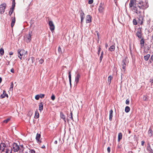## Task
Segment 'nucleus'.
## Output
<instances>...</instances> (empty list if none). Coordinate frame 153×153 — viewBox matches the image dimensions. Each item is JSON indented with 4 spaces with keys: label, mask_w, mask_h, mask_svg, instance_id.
Listing matches in <instances>:
<instances>
[{
    "label": "nucleus",
    "mask_w": 153,
    "mask_h": 153,
    "mask_svg": "<svg viewBox=\"0 0 153 153\" xmlns=\"http://www.w3.org/2000/svg\"><path fill=\"white\" fill-rule=\"evenodd\" d=\"M27 53V51H25L24 49L19 50H18V56L19 58L22 59V57L24 58L25 57Z\"/></svg>",
    "instance_id": "3"
},
{
    "label": "nucleus",
    "mask_w": 153,
    "mask_h": 153,
    "mask_svg": "<svg viewBox=\"0 0 153 153\" xmlns=\"http://www.w3.org/2000/svg\"><path fill=\"white\" fill-rule=\"evenodd\" d=\"M101 50V48L99 47V49H98V52H97V54H98V55H99V54H100V53Z\"/></svg>",
    "instance_id": "49"
},
{
    "label": "nucleus",
    "mask_w": 153,
    "mask_h": 153,
    "mask_svg": "<svg viewBox=\"0 0 153 153\" xmlns=\"http://www.w3.org/2000/svg\"><path fill=\"white\" fill-rule=\"evenodd\" d=\"M6 7V4L5 3H3L1 4V8H2L1 10V13H3L4 12Z\"/></svg>",
    "instance_id": "8"
},
{
    "label": "nucleus",
    "mask_w": 153,
    "mask_h": 153,
    "mask_svg": "<svg viewBox=\"0 0 153 153\" xmlns=\"http://www.w3.org/2000/svg\"><path fill=\"white\" fill-rule=\"evenodd\" d=\"M109 113V120L111 121L112 120L113 117V111L112 109H111Z\"/></svg>",
    "instance_id": "17"
},
{
    "label": "nucleus",
    "mask_w": 153,
    "mask_h": 153,
    "mask_svg": "<svg viewBox=\"0 0 153 153\" xmlns=\"http://www.w3.org/2000/svg\"><path fill=\"white\" fill-rule=\"evenodd\" d=\"M116 0H114V1H116Z\"/></svg>",
    "instance_id": "63"
},
{
    "label": "nucleus",
    "mask_w": 153,
    "mask_h": 153,
    "mask_svg": "<svg viewBox=\"0 0 153 153\" xmlns=\"http://www.w3.org/2000/svg\"><path fill=\"white\" fill-rule=\"evenodd\" d=\"M146 149L149 153H153V150L151 148L150 146L149 143L148 144L147 146Z\"/></svg>",
    "instance_id": "13"
},
{
    "label": "nucleus",
    "mask_w": 153,
    "mask_h": 153,
    "mask_svg": "<svg viewBox=\"0 0 153 153\" xmlns=\"http://www.w3.org/2000/svg\"><path fill=\"white\" fill-rule=\"evenodd\" d=\"M93 2V0H89L88 3L89 4H92Z\"/></svg>",
    "instance_id": "44"
},
{
    "label": "nucleus",
    "mask_w": 153,
    "mask_h": 153,
    "mask_svg": "<svg viewBox=\"0 0 153 153\" xmlns=\"http://www.w3.org/2000/svg\"><path fill=\"white\" fill-rule=\"evenodd\" d=\"M136 0H130V2L129 3L130 7H134V5L136 6Z\"/></svg>",
    "instance_id": "12"
},
{
    "label": "nucleus",
    "mask_w": 153,
    "mask_h": 153,
    "mask_svg": "<svg viewBox=\"0 0 153 153\" xmlns=\"http://www.w3.org/2000/svg\"><path fill=\"white\" fill-rule=\"evenodd\" d=\"M39 97L41 98H42L44 97L45 96V94H40L39 95Z\"/></svg>",
    "instance_id": "43"
},
{
    "label": "nucleus",
    "mask_w": 153,
    "mask_h": 153,
    "mask_svg": "<svg viewBox=\"0 0 153 153\" xmlns=\"http://www.w3.org/2000/svg\"><path fill=\"white\" fill-rule=\"evenodd\" d=\"M31 32H29V33L28 35L27 36V37L25 38V40L26 42L28 43L30 42L31 39Z\"/></svg>",
    "instance_id": "7"
},
{
    "label": "nucleus",
    "mask_w": 153,
    "mask_h": 153,
    "mask_svg": "<svg viewBox=\"0 0 153 153\" xmlns=\"http://www.w3.org/2000/svg\"><path fill=\"white\" fill-rule=\"evenodd\" d=\"M113 78V77L111 76H109L108 78V84L109 85H110L111 82V80Z\"/></svg>",
    "instance_id": "21"
},
{
    "label": "nucleus",
    "mask_w": 153,
    "mask_h": 153,
    "mask_svg": "<svg viewBox=\"0 0 153 153\" xmlns=\"http://www.w3.org/2000/svg\"><path fill=\"white\" fill-rule=\"evenodd\" d=\"M51 99L53 100H54L55 99V96L53 95V94L52 96L51 97Z\"/></svg>",
    "instance_id": "41"
},
{
    "label": "nucleus",
    "mask_w": 153,
    "mask_h": 153,
    "mask_svg": "<svg viewBox=\"0 0 153 153\" xmlns=\"http://www.w3.org/2000/svg\"><path fill=\"white\" fill-rule=\"evenodd\" d=\"M133 24L134 25H136L137 24L136 20L134 19L133 21Z\"/></svg>",
    "instance_id": "37"
},
{
    "label": "nucleus",
    "mask_w": 153,
    "mask_h": 153,
    "mask_svg": "<svg viewBox=\"0 0 153 153\" xmlns=\"http://www.w3.org/2000/svg\"><path fill=\"white\" fill-rule=\"evenodd\" d=\"M107 150L108 153H109L110 152V147H108L107 148Z\"/></svg>",
    "instance_id": "51"
},
{
    "label": "nucleus",
    "mask_w": 153,
    "mask_h": 153,
    "mask_svg": "<svg viewBox=\"0 0 153 153\" xmlns=\"http://www.w3.org/2000/svg\"><path fill=\"white\" fill-rule=\"evenodd\" d=\"M143 100L144 101H146L147 99V97L146 96H144L143 97Z\"/></svg>",
    "instance_id": "45"
},
{
    "label": "nucleus",
    "mask_w": 153,
    "mask_h": 153,
    "mask_svg": "<svg viewBox=\"0 0 153 153\" xmlns=\"http://www.w3.org/2000/svg\"><path fill=\"white\" fill-rule=\"evenodd\" d=\"M68 77L69 78V81L70 85H71V74L70 71H69L68 73Z\"/></svg>",
    "instance_id": "24"
},
{
    "label": "nucleus",
    "mask_w": 153,
    "mask_h": 153,
    "mask_svg": "<svg viewBox=\"0 0 153 153\" xmlns=\"http://www.w3.org/2000/svg\"><path fill=\"white\" fill-rule=\"evenodd\" d=\"M49 25L50 26V28L51 31L54 30L55 29V26L53 22L51 21H50L49 22Z\"/></svg>",
    "instance_id": "6"
},
{
    "label": "nucleus",
    "mask_w": 153,
    "mask_h": 153,
    "mask_svg": "<svg viewBox=\"0 0 153 153\" xmlns=\"http://www.w3.org/2000/svg\"><path fill=\"white\" fill-rule=\"evenodd\" d=\"M127 58H125L122 61V68L124 70V72H126V64L127 63Z\"/></svg>",
    "instance_id": "4"
},
{
    "label": "nucleus",
    "mask_w": 153,
    "mask_h": 153,
    "mask_svg": "<svg viewBox=\"0 0 153 153\" xmlns=\"http://www.w3.org/2000/svg\"><path fill=\"white\" fill-rule=\"evenodd\" d=\"M128 132L129 134H130L131 133V131H129Z\"/></svg>",
    "instance_id": "60"
},
{
    "label": "nucleus",
    "mask_w": 153,
    "mask_h": 153,
    "mask_svg": "<svg viewBox=\"0 0 153 153\" xmlns=\"http://www.w3.org/2000/svg\"><path fill=\"white\" fill-rule=\"evenodd\" d=\"M40 98L39 95H37L35 97V98L36 100H38Z\"/></svg>",
    "instance_id": "40"
},
{
    "label": "nucleus",
    "mask_w": 153,
    "mask_h": 153,
    "mask_svg": "<svg viewBox=\"0 0 153 153\" xmlns=\"http://www.w3.org/2000/svg\"><path fill=\"white\" fill-rule=\"evenodd\" d=\"M144 42L143 39L142 38L140 40V44L141 45V47L142 48L144 46Z\"/></svg>",
    "instance_id": "27"
},
{
    "label": "nucleus",
    "mask_w": 153,
    "mask_h": 153,
    "mask_svg": "<svg viewBox=\"0 0 153 153\" xmlns=\"http://www.w3.org/2000/svg\"><path fill=\"white\" fill-rule=\"evenodd\" d=\"M80 17H85V14L82 10H81L80 12Z\"/></svg>",
    "instance_id": "30"
},
{
    "label": "nucleus",
    "mask_w": 153,
    "mask_h": 153,
    "mask_svg": "<svg viewBox=\"0 0 153 153\" xmlns=\"http://www.w3.org/2000/svg\"><path fill=\"white\" fill-rule=\"evenodd\" d=\"M13 82L11 83L10 87L9 88V90L10 91H12L13 89Z\"/></svg>",
    "instance_id": "29"
},
{
    "label": "nucleus",
    "mask_w": 153,
    "mask_h": 153,
    "mask_svg": "<svg viewBox=\"0 0 153 153\" xmlns=\"http://www.w3.org/2000/svg\"><path fill=\"white\" fill-rule=\"evenodd\" d=\"M58 51L59 54H61L62 53L61 48L59 46L58 48Z\"/></svg>",
    "instance_id": "35"
},
{
    "label": "nucleus",
    "mask_w": 153,
    "mask_h": 153,
    "mask_svg": "<svg viewBox=\"0 0 153 153\" xmlns=\"http://www.w3.org/2000/svg\"><path fill=\"white\" fill-rule=\"evenodd\" d=\"M43 105L42 102H40L39 105V110L41 112L43 109Z\"/></svg>",
    "instance_id": "18"
},
{
    "label": "nucleus",
    "mask_w": 153,
    "mask_h": 153,
    "mask_svg": "<svg viewBox=\"0 0 153 153\" xmlns=\"http://www.w3.org/2000/svg\"><path fill=\"white\" fill-rule=\"evenodd\" d=\"M149 61H150V62L151 63L153 61V55H152L151 56V57Z\"/></svg>",
    "instance_id": "42"
},
{
    "label": "nucleus",
    "mask_w": 153,
    "mask_h": 153,
    "mask_svg": "<svg viewBox=\"0 0 153 153\" xmlns=\"http://www.w3.org/2000/svg\"><path fill=\"white\" fill-rule=\"evenodd\" d=\"M103 4L101 3L100 4L99 7V11L100 13H102L104 10Z\"/></svg>",
    "instance_id": "10"
},
{
    "label": "nucleus",
    "mask_w": 153,
    "mask_h": 153,
    "mask_svg": "<svg viewBox=\"0 0 153 153\" xmlns=\"http://www.w3.org/2000/svg\"><path fill=\"white\" fill-rule=\"evenodd\" d=\"M39 117V114L37 110H36L35 112V114L34 118L36 119L38 118Z\"/></svg>",
    "instance_id": "22"
},
{
    "label": "nucleus",
    "mask_w": 153,
    "mask_h": 153,
    "mask_svg": "<svg viewBox=\"0 0 153 153\" xmlns=\"http://www.w3.org/2000/svg\"><path fill=\"white\" fill-rule=\"evenodd\" d=\"M60 117L61 119H63L65 122L66 123L65 116L62 112L60 113Z\"/></svg>",
    "instance_id": "19"
},
{
    "label": "nucleus",
    "mask_w": 153,
    "mask_h": 153,
    "mask_svg": "<svg viewBox=\"0 0 153 153\" xmlns=\"http://www.w3.org/2000/svg\"><path fill=\"white\" fill-rule=\"evenodd\" d=\"M9 63H10V62L9 61V62H8V64Z\"/></svg>",
    "instance_id": "62"
},
{
    "label": "nucleus",
    "mask_w": 153,
    "mask_h": 153,
    "mask_svg": "<svg viewBox=\"0 0 153 153\" xmlns=\"http://www.w3.org/2000/svg\"><path fill=\"white\" fill-rule=\"evenodd\" d=\"M14 9H13V8H10V11L9 12V15L10 16L13 13Z\"/></svg>",
    "instance_id": "32"
},
{
    "label": "nucleus",
    "mask_w": 153,
    "mask_h": 153,
    "mask_svg": "<svg viewBox=\"0 0 153 153\" xmlns=\"http://www.w3.org/2000/svg\"><path fill=\"white\" fill-rule=\"evenodd\" d=\"M150 82H151V83H153V78L150 79Z\"/></svg>",
    "instance_id": "52"
},
{
    "label": "nucleus",
    "mask_w": 153,
    "mask_h": 153,
    "mask_svg": "<svg viewBox=\"0 0 153 153\" xmlns=\"http://www.w3.org/2000/svg\"><path fill=\"white\" fill-rule=\"evenodd\" d=\"M130 108L129 106H127L125 108V111L126 113H128L130 111Z\"/></svg>",
    "instance_id": "28"
},
{
    "label": "nucleus",
    "mask_w": 153,
    "mask_h": 153,
    "mask_svg": "<svg viewBox=\"0 0 153 153\" xmlns=\"http://www.w3.org/2000/svg\"><path fill=\"white\" fill-rule=\"evenodd\" d=\"M122 134L121 133H120L118 135V141H120L122 138Z\"/></svg>",
    "instance_id": "23"
},
{
    "label": "nucleus",
    "mask_w": 153,
    "mask_h": 153,
    "mask_svg": "<svg viewBox=\"0 0 153 153\" xmlns=\"http://www.w3.org/2000/svg\"><path fill=\"white\" fill-rule=\"evenodd\" d=\"M103 52L102 51L101 52V55L100 57V62H101L102 61V59L103 58Z\"/></svg>",
    "instance_id": "33"
},
{
    "label": "nucleus",
    "mask_w": 153,
    "mask_h": 153,
    "mask_svg": "<svg viewBox=\"0 0 153 153\" xmlns=\"http://www.w3.org/2000/svg\"><path fill=\"white\" fill-rule=\"evenodd\" d=\"M80 18H81V24H82V23L83 22V20L84 19L85 17H80Z\"/></svg>",
    "instance_id": "48"
},
{
    "label": "nucleus",
    "mask_w": 153,
    "mask_h": 153,
    "mask_svg": "<svg viewBox=\"0 0 153 153\" xmlns=\"http://www.w3.org/2000/svg\"><path fill=\"white\" fill-rule=\"evenodd\" d=\"M10 119L9 118L7 119L6 120H5L3 121V122L5 123H7L9 121Z\"/></svg>",
    "instance_id": "39"
},
{
    "label": "nucleus",
    "mask_w": 153,
    "mask_h": 153,
    "mask_svg": "<svg viewBox=\"0 0 153 153\" xmlns=\"http://www.w3.org/2000/svg\"><path fill=\"white\" fill-rule=\"evenodd\" d=\"M16 3L15 2V1L14 0H12V7L11 8H13V9H14V7H15Z\"/></svg>",
    "instance_id": "31"
},
{
    "label": "nucleus",
    "mask_w": 153,
    "mask_h": 153,
    "mask_svg": "<svg viewBox=\"0 0 153 153\" xmlns=\"http://www.w3.org/2000/svg\"><path fill=\"white\" fill-rule=\"evenodd\" d=\"M41 137V135L40 134L37 133L36 134V139L37 140V142L39 143H41V141L39 139Z\"/></svg>",
    "instance_id": "14"
},
{
    "label": "nucleus",
    "mask_w": 153,
    "mask_h": 153,
    "mask_svg": "<svg viewBox=\"0 0 153 153\" xmlns=\"http://www.w3.org/2000/svg\"><path fill=\"white\" fill-rule=\"evenodd\" d=\"M57 143V142L56 140H55V141H54V143L56 144Z\"/></svg>",
    "instance_id": "58"
},
{
    "label": "nucleus",
    "mask_w": 153,
    "mask_h": 153,
    "mask_svg": "<svg viewBox=\"0 0 153 153\" xmlns=\"http://www.w3.org/2000/svg\"><path fill=\"white\" fill-rule=\"evenodd\" d=\"M80 76V75L79 73L77 74L75 76V82L76 85L78 84L79 82Z\"/></svg>",
    "instance_id": "11"
},
{
    "label": "nucleus",
    "mask_w": 153,
    "mask_h": 153,
    "mask_svg": "<svg viewBox=\"0 0 153 153\" xmlns=\"http://www.w3.org/2000/svg\"><path fill=\"white\" fill-rule=\"evenodd\" d=\"M142 31L140 29H137L136 33V35L139 39L142 38Z\"/></svg>",
    "instance_id": "5"
},
{
    "label": "nucleus",
    "mask_w": 153,
    "mask_h": 153,
    "mask_svg": "<svg viewBox=\"0 0 153 153\" xmlns=\"http://www.w3.org/2000/svg\"><path fill=\"white\" fill-rule=\"evenodd\" d=\"M4 53V50L3 48H1V55H2Z\"/></svg>",
    "instance_id": "36"
},
{
    "label": "nucleus",
    "mask_w": 153,
    "mask_h": 153,
    "mask_svg": "<svg viewBox=\"0 0 153 153\" xmlns=\"http://www.w3.org/2000/svg\"><path fill=\"white\" fill-rule=\"evenodd\" d=\"M129 100L128 99L126 100V104L128 105L129 104Z\"/></svg>",
    "instance_id": "50"
},
{
    "label": "nucleus",
    "mask_w": 153,
    "mask_h": 153,
    "mask_svg": "<svg viewBox=\"0 0 153 153\" xmlns=\"http://www.w3.org/2000/svg\"><path fill=\"white\" fill-rule=\"evenodd\" d=\"M96 33H97V36H98V37H99V35H98V31H96L95 32Z\"/></svg>",
    "instance_id": "56"
},
{
    "label": "nucleus",
    "mask_w": 153,
    "mask_h": 153,
    "mask_svg": "<svg viewBox=\"0 0 153 153\" xmlns=\"http://www.w3.org/2000/svg\"><path fill=\"white\" fill-rule=\"evenodd\" d=\"M69 118H71V120H73V117L72 116V112L70 113V114L68 116Z\"/></svg>",
    "instance_id": "38"
},
{
    "label": "nucleus",
    "mask_w": 153,
    "mask_h": 153,
    "mask_svg": "<svg viewBox=\"0 0 153 153\" xmlns=\"http://www.w3.org/2000/svg\"><path fill=\"white\" fill-rule=\"evenodd\" d=\"M1 81H2V79H1Z\"/></svg>",
    "instance_id": "61"
},
{
    "label": "nucleus",
    "mask_w": 153,
    "mask_h": 153,
    "mask_svg": "<svg viewBox=\"0 0 153 153\" xmlns=\"http://www.w3.org/2000/svg\"><path fill=\"white\" fill-rule=\"evenodd\" d=\"M115 47L114 45H111L109 48V50L111 52L115 50Z\"/></svg>",
    "instance_id": "26"
},
{
    "label": "nucleus",
    "mask_w": 153,
    "mask_h": 153,
    "mask_svg": "<svg viewBox=\"0 0 153 153\" xmlns=\"http://www.w3.org/2000/svg\"><path fill=\"white\" fill-rule=\"evenodd\" d=\"M91 16L89 15L86 16V23H89L91 22Z\"/></svg>",
    "instance_id": "9"
},
{
    "label": "nucleus",
    "mask_w": 153,
    "mask_h": 153,
    "mask_svg": "<svg viewBox=\"0 0 153 153\" xmlns=\"http://www.w3.org/2000/svg\"><path fill=\"white\" fill-rule=\"evenodd\" d=\"M141 145L143 146L144 145V142L143 141H142L141 142Z\"/></svg>",
    "instance_id": "55"
},
{
    "label": "nucleus",
    "mask_w": 153,
    "mask_h": 153,
    "mask_svg": "<svg viewBox=\"0 0 153 153\" xmlns=\"http://www.w3.org/2000/svg\"><path fill=\"white\" fill-rule=\"evenodd\" d=\"M12 19L11 26L12 27H13L15 24L16 20L15 17L12 18Z\"/></svg>",
    "instance_id": "20"
},
{
    "label": "nucleus",
    "mask_w": 153,
    "mask_h": 153,
    "mask_svg": "<svg viewBox=\"0 0 153 153\" xmlns=\"http://www.w3.org/2000/svg\"><path fill=\"white\" fill-rule=\"evenodd\" d=\"M153 135V130L150 128L148 131V135L150 137H151Z\"/></svg>",
    "instance_id": "15"
},
{
    "label": "nucleus",
    "mask_w": 153,
    "mask_h": 153,
    "mask_svg": "<svg viewBox=\"0 0 153 153\" xmlns=\"http://www.w3.org/2000/svg\"><path fill=\"white\" fill-rule=\"evenodd\" d=\"M33 114V112L32 111L30 110L27 113V115L29 117H31Z\"/></svg>",
    "instance_id": "34"
},
{
    "label": "nucleus",
    "mask_w": 153,
    "mask_h": 153,
    "mask_svg": "<svg viewBox=\"0 0 153 153\" xmlns=\"http://www.w3.org/2000/svg\"><path fill=\"white\" fill-rule=\"evenodd\" d=\"M44 62V60L43 59H41L39 60V62L40 64H42Z\"/></svg>",
    "instance_id": "47"
},
{
    "label": "nucleus",
    "mask_w": 153,
    "mask_h": 153,
    "mask_svg": "<svg viewBox=\"0 0 153 153\" xmlns=\"http://www.w3.org/2000/svg\"><path fill=\"white\" fill-rule=\"evenodd\" d=\"M10 71L13 73H14V69L13 68H12L10 70Z\"/></svg>",
    "instance_id": "53"
},
{
    "label": "nucleus",
    "mask_w": 153,
    "mask_h": 153,
    "mask_svg": "<svg viewBox=\"0 0 153 153\" xmlns=\"http://www.w3.org/2000/svg\"><path fill=\"white\" fill-rule=\"evenodd\" d=\"M30 153H35V152L33 149H31L30 151Z\"/></svg>",
    "instance_id": "46"
},
{
    "label": "nucleus",
    "mask_w": 153,
    "mask_h": 153,
    "mask_svg": "<svg viewBox=\"0 0 153 153\" xmlns=\"http://www.w3.org/2000/svg\"><path fill=\"white\" fill-rule=\"evenodd\" d=\"M5 97H8V95L6 94V91H3V94H2L1 95V98H4Z\"/></svg>",
    "instance_id": "16"
},
{
    "label": "nucleus",
    "mask_w": 153,
    "mask_h": 153,
    "mask_svg": "<svg viewBox=\"0 0 153 153\" xmlns=\"http://www.w3.org/2000/svg\"><path fill=\"white\" fill-rule=\"evenodd\" d=\"M137 5L142 10L148 7V5L146 1H140L137 4Z\"/></svg>",
    "instance_id": "2"
},
{
    "label": "nucleus",
    "mask_w": 153,
    "mask_h": 153,
    "mask_svg": "<svg viewBox=\"0 0 153 153\" xmlns=\"http://www.w3.org/2000/svg\"><path fill=\"white\" fill-rule=\"evenodd\" d=\"M132 10L137 14L139 16V19L141 20L140 22V24L141 25L143 24V17L144 16L143 10L141 9L138 5L137 7L136 6L134 7L132 9Z\"/></svg>",
    "instance_id": "1"
},
{
    "label": "nucleus",
    "mask_w": 153,
    "mask_h": 153,
    "mask_svg": "<svg viewBox=\"0 0 153 153\" xmlns=\"http://www.w3.org/2000/svg\"><path fill=\"white\" fill-rule=\"evenodd\" d=\"M41 148H42V149H44V148H45V145H43V146H42V147H41Z\"/></svg>",
    "instance_id": "57"
},
{
    "label": "nucleus",
    "mask_w": 153,
    "mask_h": 153,
    "mask_svg": "<svg viewBox=\"0 0 153 153\" xmlns=\"http://www.w3.org/2000/svg\"><path fill=\"white\" fill-rule=\"evenodd\" d=\"M150 56V55L148 54L146 56H145L144 57V59L146 61L148 60Z\"/></svg>",
    "instance_id": "25"
},
{
    "label": "nucleus",
    "mask_w": 153,
    "mask_h": 153,
    "mask_svg": "<svg viewBox=\"0 0 153 153\" xmlns=\"http://www.w3.org/2000/svg\"><path fill=\"white\" fill-rule=\"evenodd\" d=\"M13 53L12 51L10 52L9 53V54L10 55H13Z\"/></svg>",
    "instance_id": "54"
},
{
    "label": "nucleus",
    "mask_w": 153,
    "mask_h": 153,
    "mask_svg": "<svg viewBox=\"0 0 153 153\" xmlns=\"http://www.w3.org/2000/svg\"><path fill=\"white\" fill-rule=\"evenodd\" d=\"M108 47V45L107 44H106V45H105L106 48H107Z\"/></svg>",
    "instance_id": "59"
}]
</instances>
